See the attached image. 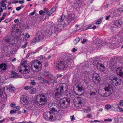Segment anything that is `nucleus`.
<instances>
[{
	"label": "nucleus",
	"instance_id": "f257e3e1",
	"mask_svg": "<svg viewBox=\"0 0 123 123\" xmlns=\"http://www.w3.org/2000/svg\"><path fill=\"white\" fill-rule=\"evenodd\" d=\"M68 86L65 84L61 85L59 87L53 90L52 92L53 97L57 100L61 98L63 93L67 91Z\"/></svg>",
	"mask_w": 123,
	"mask_h": 123
},
{
	"label": "nucleus",
	"instance_id": "f03ea898",
	"mask_svg": "<svg viewBox=\"0 0 123 123\" xmlns=\"http://www.w3.org/2000/svg\"><path fill=\"white\" fill-rule=\"evenodd\" d=\"M56 69L61 71L65 70L68 67L62 59H59L56 62Z\"/></svg>",
	"mask_w": 123,
	"mask_h": 123
},
{
	"label": "nucleus",
	"instance_id": "7ed1b4c3",
	"mask_svg": "<svg viewBox=\"0 0 123 123\" xmlns=\"http://www.w3.org/2000/svg\"><path fill=\"white\" fill-rule=\"evenodd\" d=\"M42 68V64L39 61H34L31 64V69L33 72H38Z\"/></svg>",
	"mask_w": 123,
	"mask_h": 123
},
{
	"label": "nucleus",
	"instance_id": "20e7f679",
	"mask_svg": "<svg viewBox=\"0 0 123 123\" xmlns=\"http://www.w3.org/2000/svg\"><path fill=\"white\" fill-rule=\"evenodd\" d=\"M104 89L106 92L103 95V98L107 100L109 99L108 96L111 95L113 92L112 86L111 85L108 84L107 86H105Z\"/></svg>",
	"mask_w": 123,
	"mask_h": 123
},
{
	"label": "nucleus",
	"instance_id": "39448f33",
	"mask_svg": "<svg viewBox=\"0 0 123 123\" xmlns=\"http://www.w3.org/2000/svg\"><path fill=\"white\" fill-rule=\"evenodd\" d=\"M36 101L38 104L43 105L47 103V98L44 95L39 94L37 96Z\"/></svg>",
	"mask_w": 123,
	"mask_h": 123
},
{
	"label": "nucleus",
	"instance_id": "423d86ee",
	"mask_svg": "<svg viewBox=\"0 0 123 123\" xmlns=\"http://www.w3.org/2000/svg\"><path fill=\"white\" fill-rule=\"evenodd\" d=\"M63 60L65 61L66 64L68 67H69V64L73 62L74 58L73 56L69 54H65L63 55L62 57Z\"/></svg>",
	"mask_w": 123,
	"mask_h": 123
},
{
	"label": "nucleus",
	"instance_id": "0eeeda50",
	"mask_svg": "<svg viewBox=\"0 0 123 123\" xmlns=\"http://www.w3.org/2000/svg\"><path fill=\"white\" fill-rule=\"evenodd\" d=\"M70 103V99L67 98L61 99L59 101L60 106L63 108H67L69 106Z\"/></svg>",
	"mask_w": 123,
	"mask_h": 123
},
{
	"label": "nucleus",
	"instance_id": "6e6552de",
	"mask_svg": "<svg viewBox=\"0 0 123 123\" xmlns=\"http://www.w3.org/2000/svg\"><path fill=\"white\" fill-rule=\"evenodd\" d=\"M54 115L52 111H47L43 114L44 118L48 121H51L54 118Z\"/></svg>",
	"mask_w": 123,
	"mask_h": 123
},
{
	"label": "nucleus",
	"instance_id": "1a4fd4ad",
	"mask_svg": "<svg viewBox=\"0 0 123 123\" xmlns=\"http://www.w3.org/2000/svg\"><path fill=\"white\" fill-rule=\"evenodd\" d=\"M93 80L95 84L98 85L101 80V79L98 74L97 73H93L92 76Z\"/></svg>",
	"mask_w": 123,
	"mask_h": 123
},
{
	"label": "nucleus",
	"instance_id": "9d476101",
	"mask_svg": "<svg viewBox=\"0 0 123 123\" xmlns=\"http://www.w3.org/2000/svg\"><path fill=\"white\" fill-rule=\"evenodd\" d=\"M61 25L59 24H55L54 25V27H51L50 29L51 31V33L53 34L57 33L59 31V28Z\"/></svg>",
	"mask_w": 123,
	"mask_h": 123
},
{
	"label": "nucleus",
	"instance_id": "9b49d317",
	"mask_svg": "<svg viewBox=\"0 0 123 123\" xmlns=\"http://www.w3.org/2000/svg\"><path fill=\"white\" fill-rule=\"evenodd\" d=\"M75 18V15L73 13L71 12V13L68 14L67 18V22L68 24L71 23Z\"/></svg>",
	"mask_w": 123,
	"mask_h": 123
},
{
	"label": "nucleus",
	"instance_id": "f8f14e48",
	"mask_svg": "<svg viewBox=\"0 0 123 123\" xmlns=\"http://www.w3.org/2000/svg\"><path fill=\"white\" fill-rule=\"evenodd\" d=\"M19 29L18 30L16 29L14 30L12 29V30L11 33L13 37H16V38H18L20 35V32L19 31Z\"/></svg>",
	"mask_w": 123,
	"mask_h": 123
},
{
	"label": "nucleus",
	"instance_id": "ddd939ff",
	"mask_svg": "<svg viewBox=\"0 0 123 123\" xmlns=\"http://www.w3.org/2000/svg\"><path fill=\"white\" fill-rule=\"evenodd\" d=\"M25 68L24 70H22L21 68L20 69H18V70L19 72L21 73L22 74H25L29 73L30 71V69L29 67L28 66L25 65L24 66Z\"/></svg>",
	"mask_w": 123,
	"mask_h": 123
},
{
	"label": "nucleus",
	"instance_id": "4468645a",
	"mask_svg": "<svg viewBox=\"0 0 123 123\" xmlns=\"http://www.w3.org/2000/svg\"><path fill=\"white\" fill-rule=\"evenodd\" d=\"M117 74L119 76L123 77V67L118 68L116 71Z\"/></svg>",
	"mask_w": 123,
	"mask_h": 123
},
{
	"label": "nucleus",
	"instance_id": "2eb2a0df",
	"mask_svg": "<svg viewBox=\"0 0 123 123\" xmlns=\"http://www.w3.org/2000/svg\"><path fill=\"white\" fill-rule=\"evenodd\" d=\"M118 76L114 74L111 75L109 77V80L110 82L113 85L115 82V80L117 79V78L118 77Z\"/></svg>",
	"mask_w": 123,
	"mask_h": 123
},
{
	"label": "nucleus",
	"instance_id": "dca6fc26",
	"mask_svg": "<svg viewBox=\"0 0 123 123\" xmlns=\"http://www.w3.org/2000/svg\"><path fill=\"white\" fill-rule=\"evenodd\" d=\"M11 77L17 78H21L22 76L20 74H18L16 72L12 71L11 74Z\"/></svg>",
	"mask_w": 123,
	"mask_h": 123
},
{
	"label": "nucleus",
	"instance_id": "f3484780",
	"mask_svg": "<svg viewBox=\"0 0 123 123\" xmlns=\"http://www.w3.org/2000/svg\"><path fill=\"white\" fill-rule=\"evenodd\" d=\"M21 102L24 105H27L29 103V101L26 97H21Z\"/></svg>",
	"mask_w": 123,
	"mask_h": 123
},
{
	"label": "nucleus",
	"instance_id": "a211bd4d",
	"mask_svg": "<svg viewBox=\"0 0 123 123\" xmlns=\"http://www.w3.org/2000/svg\"><path fill=\"white\" fill-rule=\"evenodd\" d=\"M114 24L117 27L120 28L122 26L123 23L120 19H119L114 21Z\"/></svg>",
	"mask_w": 123,
	"mask_h": 123
},
{
	"label": "nucleus",
	"instance_id": "6ab92c4d",
	"mask_svg": "<svg viewBox=\"0 0 123 123\" xmlns=\"http://www.w3.org/2000/svg\"><path fill=\"white\" fill-rule=\"evenodd\" d=\"M36 37L39 41L44 39L43 34L40 31H38Z\"/></svg>",
	"mask_w": 123,
	"mask_h": 123
},
{
	"label": "nucleus",
	"instance_id": "aec40b11",
	"mask_svg": "<svg viewBox=\"0 0 123 123\" xmlns=\"http://www.w3.org/2000/svg\"><path fill=\"white\" fill-rule=\"evenodd\" d=\"M116 80H115V82H114L115 83H114L113 85L116 86L120 85L121 82V79L120 77L118 76Z\"/></svg>",
	"mask_w": 123,
	"mask_h": 123
},
{
	"label": "nucleus",
	"instance_id": "412c9836",
	"mask_svg": "<svg viewBox=\"0 0 123 123\" xmlns=\"http://www.w3.org/2000/svg\"><path fill=\"white\" fill-rule=\"evenodd\" d=\"M97 68L98 70L102 71H104L105 69V66L100 63L99 64V65H98Z\"/></svg>",
	"mask_w": 123,
	"mask_h": 123
},
{
	"label": "nucleus",
	"instance_id": "4be33fe9",
	"mask_svg": "<svg viewBox=\"0 0 123 123\" xmlns=\"http://www.w3.org/2000/svg\"><path fill=\"white\" fill-rule=\"evenodd\" d=\"M7 67V66L6 63H2L0 64V69H1V71L3 70L5 71Z\"/></svg>",
	"mask_w": 123,
	"mask_h": 123
},
{
	"label": "nucleus",
	"instance_id": "5701e85b",
	"mask_svg": "<svg viewBox=\"0 0 123 123\" xmlns=\"http://www.w3.org/2000/svg\"><path fill=\"white\" fill-rule=\"evenodd\" d=\"M88 74V73L87 72H85L83 74V76H82V78L83 77V78H82V79L84 80L85 82L86 83L87 82L88 80V78H87V75Z\"/></svg>",
	"mask_w": 123,
	"mask_h": 123
},
{
	"label": "nucleus",
	"instance_id": "b1692460",
	"mask_svg": "<svg viewBox=\"0 0 123 123\" xmlns=\"http://www.w3.org/2000/svg\"><path fill=\"white\" fill-rule=\"evenodd\" d=\"M90 98L91 99H93L96 97V92L94 91L91 92L90 93Z\"/></svg>",
	"mask_w": 123,
	"mask_h": 123
},
{
	"label": "nucleus",
	"instance_id": "393cba45",
	"mask_svg": "<svg viewBox=\"0 0 123 123\" xmlns=\"http://www.w3.org/2000/svg\"><path fill=\"white\" fill-rule=\"evenodd\" d=\"M103 42H100V41L98 42L95 43V44L96 48L98 49L100 48L103 45Z\"/></svg>",
	"mask_w": 123,
	"mask_h": 123
},
{
	"label": "nucleus",
	"instance_id": "a878e982",
	"mask_svg": "<svg viewBox=\"0 0 123 123\" xmlns=\"http://www.w3.org/2000/svg\"><path fill=\"white\" fill-rule=\"evenodd\" d=\"M38 80L41 81L43 83H44L47 84L49 83V82L48 81L43 77H38Z\"/></svg>",
	"mask_w": 123,
	"mask_h": 123
},
{
	"label": "nucleus",
	"instance_id": "bb28decb",
	"mask_svg": "<svg viewBox=\"0 0 123 123\" xmlns=\"http://www.w3.org/2000/svg\"><path fill=\"white\" fill-rule=\"evenodd\" d=\"M66 16L65 15H62L59 18L58 21L59 22H61L63 21L65 18Z\"/></svg>",
	"mask_w": 123,
	"mask_h": 123
},
{
	"label": "nucleus",
	"instance_id": "cd10ccee",
	"mask_svg": "<svg viewBox=\"0 0 123 123\" xmlns=\"http://www.w3.org/2000/svg\"><path fill=\"white\" fill-rule=\"evenodd\" d=\"M117 62L116 61L113 59H112L110 61V65L111 66H113L115 65Z\"/></svg>",
	"mask_w": 123,
	"mask_h": 123
},
{
	"label": "nucleus",
	"instance_id": "c85d7f7f",
	"mask_svg": "<svg viewBox=\"0 0 123 123\" xmlns=\"http://www.w3.org/2000/svg\"><path fill=\"white\" fill-rule=\"evenodd\" d=\"M39 40L37 39V38L36 37L34 38L33 41L31 42V45H33L34 43H36L38 42H39Z\"/></svg>",
	"mask_w": 123,
	"mask_h": 123
},
{
	"label": "nucleus",
	"instance_id": "c756f323",
	"mask_svg": "<svg viewBox=\"0 0 123 123\" xmlns=\"http://www.w3.org/2000/svg\"><path fill=\"white\" fill-rule=\"evenodd\" d=\"M59 110V108H55L54 107H52L51 108L50 110L52 112H54L57 113L58 112V111Z\"/></svg>",
	"mask_w": 123,
	"mask_h": 123
},
{
	"label": "nucleus",
	"instance_id": "7c9ffc66",
	"mask_svg": "<svg viewBox=\"0 0 123 123\" xmlns=\"http://www.w3.org/2000/svg\"><path fill=\"white\" fill-rule=\"evenodd\" d=\"M7 13H3L1 17L0 18V23L1 22V21L4 19L5 18L6 15L7 14Z\"/></svg>",
	"mask_w": 123,
	"mask_h": 123
},
{
	"label": "nucleus",
	"instance_id": "2f4dec72",
	"mask_svg": "<svg viewBox=\"0 0 123 123\" xmlns=\"http://www.w3.org/2000/svg\"><path fill=\"white\" fill-rule=\"evenodd\" d=\"M98 61L97 60H94L93 62V65L96 67L97 68L98 65H99V64H100Z\"/></svg>",
	"mask_w": 123,
	"mask_h": 123
},
{
	"label": "nucleus",
	"instance_id": "473e14b6",
	"mask_svg": "<svg viewBox=\"0 0 123 123\" xmlns=\"http://www.w3.org/2000/svg\"><path fill=\"white\" fill-rule=\"evenodd\" d=\"M36 90L35 88H33L30 90V94H34L36 92Z\"/></svg>",
	"mask_w": 123,
	"mask_h": 123
},
{
	"label": "nucleus",
	"instance_id": "72a5a7b5",
	"mask_svg": "<svg viewBox=\"0 0 123 123\" xmlns=\"http://www.w3.org/2000/svg\"><path fill=\"white\" fill-rule=\"evenodd\" d=\"M47 76V77L48 78L51 80H53L54 79V77L53 76V74H52L51 73H50Z\"/></svg>",
	"mask_w": 123,
	"mask_h": 123
},
{
	"label": "nucleus",
	"instance_id": "f704fd0d",
	"mask_svg": "<svg viewBox=\"0 0 123 123\" xmlns=\"http://www.w3.org/2000/svg\"><path fill=\"white\" fill-rule=\"evenodd\" d=\"M78 99L79 100L76 101L77 103L79 104L78 105V106H80V105L82 103L81 100H80V98L79 97L78 98Z\"/></svg>",
	"mask_w": 123,
	"mask_h": 123
},
{
	"label": "nucleus",
	"instance_id": "c9c22d12",
	"mask_svg": "<svg viewBox=\"0 0 123 123\" xmlns=\"http://www.w3.org/2000/svg\"><path fill=\"white\" fill-rule=\"evenodd\" d=\"M56 9V6H53L52 8L50 10V13L52 14L55 10Z\"/></svg>",
	"mask_w": 123,
	"mask_h": 123
},
{
	"label": "nucleus",
	"instance_id": "e433bc0d",
	"mask_svg": "<svg viewBox=\"0 0 123 123\" xmlns=\"http://www.w3.org/2000/svg\"><path fill=\"white\" fill-rule=\"evenodd\" d=\"M9 90L11 91H14L15 90V88L11 85L9 86Z\"/></svg>",
	"mask_w": 123,
	"mask_h": 123
},
{
	"label": "nucleus",
	"instance_id": "4c0bfd02",
	"mask_svg": "<svg viewBox=\"0 0 123 123\" xmlns=\"http://www.w3.org/2000/svg\"><path fill=\"white\" fill-rule=\"evenodd\" d=\"M103 19V18H100L96 22V23L97 24H100L102 22Z\"/></svg>",
	"mask_w": 123,
	"mask_h": 123
},
{
	"label": "nucleus",
	"instance_id": "58836bf2",
	"mask_svg": "<svg viewBox=\"0 0 123 123\" xmlns=\"http://www.w3.org/2000/svg\"><path fill=\"white\" fill-rule=\"evenodd\" d=\"M80 39L78 37L76 38V39H75L74 41V42L75 44H77L80 41Z\"/></svg>",
	"mask_w": 123,
	"mask_h": 123
},
{
	"label": "nucleus",
	"instance_id": "ea45409f",
	"mask_svg": "<svg viewBox=\"0 0 123 123\" xmlns=\"http://www.w3.org/2000/svg\"><path fill=\"white\" fill-rule=\"evenodd\" d=\"M78 91L79 92H81L83 90V87L82 86L80 87L78 86Z\"/></svg>",
	"mask_w": 123,
	"mask_h": 123
},
{
	"label": "nucleus",
	"instance_id": "a19ab883",
	"mask_svg": "<svg viewBox=\"0 0 123 123\" xmlns=\"http://www.w3.org/2000/svg\"><path fill=\"white\" fill-rule=\"evenodd\" d=\"M117 10L118 11L120 12H123V6H122L121 7L119 8Z\"/></svg>",
	"mask_w": 123,
	"mask_h": 123
},
{
	"label": "nucleus",
	"instance_id": "79ce46f5",
	"mask_svg": "<svg viewBox=\"0 0 123 123\" xmlns=\"http://www.w3.org/2000/svg\"><path fill=\"white\" fill-rule=\"evenodd\" d=\"M50 73L47 71H45L44 72V74L46 77H47Z\"/></svg>",
	"mask_w": 123,
	"mask_h": 123
},
{
	"label": "nucleus",
	"instance_id": "37998d69",
	"mask_svg": "<svg viewBox=\"0 0 123 123\" xmlns=\"http://www.w3.org/2000/svg\"><path fill=\"white\" fill-rule=\"evenodd\" d=\"M46 11H43L42 10H41L39 12V13L40 15H44V13H45Z\"/></svg>",
	"mask_w": 123,
	"mask_h": 123
},
{
	"label": "nucleus",
	"instance_id": "c03bdc74",
	"mask_svg": "<svg viewBox=\"0 0 123 123\" xmlns=\"http://www.w3.org/2000/svg\"><path fill=\"white\" fill-rule=\"evenodd\" d=\"M27 62L26 60H25L22 61L21 62V64L22 65H24L26 64Z\"/></svg>",
	"mask_w": 123,
	"mask_h": 123
},
{
	"label": "nucleus",
	"instance_id": "a18cd8bd",
	"mask_svg": "<svg viewBox=\"0 0 123 123\" xmlns=\"http://www.w3.org/2000/svg\"><path fill=\"white\" fill-rule=\"evenodd\" d=\"M111 107V105H107L105 106V109H109Z\"/></svg>",
	"mask_w": 123,
	"mask_h": 123
},
{
	"label": "nucleus",
	"instance_id": "49530a36",
	"mask_svg": "<svg viewBox=\"0 0 123 123\" xmlns=\"http://www.w3.org/2000/svg\"><path fill=\"white\" fill-rule=\"evenodd\" d=\"M17 110H15L14 111L13 110H11L10 111V113L11 114H13L15 113Z\"/></svg>",
	"mask_w": 123,
	"mask_h": 123
},
{
	"label": "nucleus",
	"instance_id": "de8ad7c7",
	"mask_svg": "<svg viewBox=\"0 0 123 123\" xmlns=\"http://www.w3.org/2000/svg\"><path fill=\"white\" fill-rule=\"evenodd\" d=\"M30 84L31 85L35 86L36 85V82L34 80H32L30 82Z\"/></svg>",
	"mask_w": 123,
	"mask_h": 123
},
{
	"label": "nucleus",
	"instance_id": "09e8293b",
	"mask_svg": "<svg viewBox=\"0 0 123 123\" xmlns=\"http://www.w3.org/2000/svg\"><path fill=\"white\" fill-rule=\"evenodd\" d=\"M111 29L112 31H115L116 29V27L115 26H112L111 28Z\"/></svg>",
	"mask_w": 123,
	"mask_h": 123
},
{
	"label": "nucleus",
	"instance_id": "8fccbe9b",
	"mask_svg": "<svg viewBox=\"0 0 123 123\" xmlns=\"http://www.w3.org/2000/svg\"><path fill=\"white\" fill-rule=\"evenodd\" d=\"M51 14L49 13L48 12H46V15L45 16V18H48L50 16V15Z\"/></svg>",
	"mask_w": 123,
	"mask_h": 123
},
{
	"label": "nucleus",
	"instance_id": "3c124183",
	"mask_svg": "<svg viewBox=\"0 0 123 123\" xmlns=\"http://www.w3.org/2000/svg\"><path fill=\"white\" fill-rule=\"evenodd\" d=\"M71 121H73L75 120L74 117V115L71 116L70 117Z\"/></svg>",
	"mask_w": 123,
	"mask_h": 123
},
{
	"label": "nucleus",
	"instance_id": "603ef678",
	"mask_svg": "<svg viewBox=\"0 0 123 123\" xmlns=\"http://www.w3.org/2000/svg\"><path fill=\"white\" fill-rule=\"evenodd\" d=\"M28 38L26 37L25 35L24 36V37L23 38V40L24 41H26Z\"/></svg>",
	"mask_w": 123,
	"mask_h": 123
},
{
	"label": "nucleus",
	"instance_id": "864d4df0",
	"mask_svg": "<svg viewBox=\"0 0 123 123\" xmlns=\"http://www.w3.org/2000/svg\"><path fill=\"white\" fill-rule=\"evenodd\" d=\"M27 45V43H26L25 44L23 45L22 46L21 48L23 49L25 48L26 47V46Z\"/></svg>",
	"mask_w": 123,
	"mask_h": 123
},
{
	"label": "nucleus",
	"instance_id": "5fc2aeb1",
	"mask_svg": "<svg viewBox=\"0 0 123 123\" xmlns=\"http://www.w3.org/2000/svg\"><path fill=\"white\" fill-rule=\"evenodd\" d=\"M24 89L25 90H28L29 89V86H25L24 87Z\"/></svg>",
	"mask_w": 123,
	"mask_h": 123
},
{
	"label": "nucleus",
	"instance_id": "6e6d98bb",
	"mask_svg": "<svg viewBox=\"0 0 123 123\" xmlns=\"http://www.w3.org/2000/svg\"><path fill=\"white\" fill-rule=\"evenodd\" d=\"M62 76V75L61 74H57V78H60Z\"/></svg>",
	"mask_w": 123,
	"mask_h": 123
},
{
	"label": "nucleus",
	"instance_id": "4d7b16f0",
	"mask_svg": "<svg viewBox=\"0 0 123 123\" xmlns=\"http://www.w3.org/2000/svg\"><path fill=\"white\" fill-rule=\"evenodd\" d=\"M119 104L121 105H123V100H120L119 102Z\"/></svg>",
	"mask_w": 123,
	"mask_h": 123
},
{
	"label": "nucleus",
	"instance_id": "13d9d810",
	"mask_svg": "<svg viewBox=\"0 0 123 123\" xmlns=\"http://www.w3.org/2000/svg\"><path fill=\"white\" fill-rule=\"evenodd\" d=\"M86 117L89 118H91L92 117V116L90 114H88L87 115Z\"/></svg>",
	"mask_w": 123,
	"mask_h": 123
},
{
	"label": "nucleus",
	"instance_id": "bf43d9fd",
	"mask_svg": "<svg viewBox=\"0 0 123 123\" xmlns=\"http://www.w3.org/2000/svg\"><path fill=\"white\" fill-rule=\"evenodd\" d=\"M35 13V11L33 12H31L30 14V15L33 16V15Z\"/></svg>",
	"mask_w": 123,
	"mask_h": 123
},
{
	"label": "nucleus",
	"instance_id": "052dcab7",
	"mask_svg": "<svg viewBox=\"0 0 123 123\" xmlns=\"http://www.w3.org/2000/svg\"><path fill=\"white\" fill-rule=\"evenodd\" d=\"M87 39H84L81 42V43H84L86 42Z\"/></svg>",
	"mask_w": 123,
	"mask_h": 123
},
{
	"label": "nucleus",
	"instance_id": "680f3d73",
	"mask_svg": "<svg viewBox=\"0 0 123 123\" xmlns=\"http://www.w3.org/2000/svg\"><path fill=\"white\" fill-rule=\"evenodd\" d=\"M18 2L19 3L21 4L24 3L25 2V1L24 0H19L18 1Z\"/></svg>",
	"mask_w": 123,
	"mask_h": 123
},
{
	"label": "nucleus",
	"instance_id": "e2e57ef3",
	"mask_svg": "<svg viewBox=\"0 0 123 123\" xmlns=\"http://www.w3.org/2000/svg\"><path fill=\"white\" fill-rule=\"evenodd\" d=\"M25 36H26V37L28 38H29L30 37V36L28 33H26Z\"/></svg>",
	"mask_w": 123,
	"mask_h": 123
},
{
	"label": "nucleus",
	"instance_id": "0e129e2a",
	"mask_svg": "<svg viewBox=\"0 0 123 123\" xmlns=\"http://www.w3.org/2000/svg\"><path fill=\"white\" fill-rule=\"evenodd\" d=\"M19 22V20L18 19H16L14 20V22L15 23H18Z\"/></svg>",
	"mask_w": 123,
	"mask_h": 123
},
{
	"label": "nucleus",
	"instance_id": "69168bd1",
	"mask_svg": "<svg viewBox=\"0 0 123 123\" xmlns=\"http://www.w3.org/2000/svg\"><path fill=\"white\" fill-rule=\"evenodd\" d=\"M21 9V8L20 6H19L16 8V10L17 11H19Z\"/></svg>",
	"mask_w": 123,
	"mask_h": 123
},
{
	"label": "nucleus",
	"instance_id": "338daca9",
	"mask_svg": "<svg viewBox=\"0 0 123 123\" xmlns=\"http://www.w3.org/2000/svg\"><path fill=\"white\" fill-rule=\"evenodd\" d=\"M15 104L14 103H12L10 104V105L11 107H13L15 105Z\"/></svg>",
	"mask_w": 123,
	"mask_h": 123
},
{
	"label": "nucleus",
	"instance_id": "774afa93",
	"mask_svg": "<svg viewBox=\"0 0 123 123\" xmlns=\"http://www.w3.org/2000/svg\"><path fill=\"white\" fill-rule=\"evenodd\" d=\"M110 17V15H109L108 16H107L106 17L105 19L106 20H108L109 19V18Z\"/></svg>",
	"mask_w": 123,
	"mask_h": 123
}]
</instances>
